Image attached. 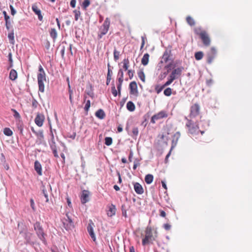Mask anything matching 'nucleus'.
Segmentation results:
<instances>
[{"mask_svg": "<svg viewBox=\"0 0 252 252\" xmlns=\"http://www.w3.org/2000/svg\"><path fill=\"white\" fill-rule=\"evenodd\" d=\"M38 84L39 91L42 93L44 91V81H46L45 73L42 67L40 65L39 67V73L37 75Z\"/></svg>", "mask_w": 252, "mask_h": 252, "instance_id": "obj_1", "label": "nucleus"}, {"mask_svg": "<svg viewBox=\"0 0 252 252\" xmlns=\"http://www.w3.org/2000/svg\"><path fill=\"white\" fill-rule=\"evenodd\" d=\"M145 237L142 240V245H146L155 240L151 227H147L145 231Z\"/></svg>", "mask_w": 252, "mask_h": 252, "instance_id": "obj_2", "label": "nucleus"}, {"mask_svg": "<svg viewBox=\"0 0 252 252\" xmlns=\"http://www.w3.org/2000/svg\"><path fill=\"white\" fill-rule=\"evenodd\" d=\"M34 228L39 238L44 243L45 242V238L44 237L45 234L42 227L38 222H36L34 224Z\"/></svg>", "mask_w": 252, "mask_h": 252, "instance_id": "obj_3", "label": "nucleus"}, {"mask_svg": "<svg viewBox=\"0 0 252 252\" xmlns=\"http://www.w3.org/2000/svg\"><path fill=\"white\" fill-rule=\"evenodd\" d=\"M110 22L109 19L108 18H107L105 19V21L103 23V25L102 26L100 29V32L98 34V37L99 38H101L103 35L106 34V33L108 32L110 26Z\"/></svg>", "mask_w": 252, "mask_h": 252, "instance_id": "obj_4", "label": "nucleus"}, {"mask_svg": "<svg viewBox=\"0 0 252 252\" xmlns=\"http://www.w3.org/2000/svg\"><path fill=\"white\" fill-rule=\"evenodd\" d=\"M186 126L189 128V131L191 134H197L199 132V127L197 125H194L191 121L188 120Z\"/></svg>", "mask_w": 252, "mask_h": 252, "instance_id": "obj_5", "label": "nucleus"}, {"mask_svg": "<svg viewBox=\"0 0 252 252\" xmlns=\"http://www.w3.org/2000/svg\"><path fill=\"white\" fill-rule=\"evenodd\" d=\"M167 117V113L164 111H161L158 112V114L154 115L151 118V122L153 124H155L156 121L158 120L165 118Z\"/></svg>", "mask_w": 252, "mask_h": 252, "instance_id": "obj_6", "label": "nucleus"}, {"mask_svg": "<svg viewBox=\"0 0 252 252\" xmlns=\"http://www.w3.org/2000/svg\"><path fill=\"white\" fill-rule=\"evenodd\" d=\"M94 224L92 221V220H90L88 225L87 226V230L88 232L93 240L94 241H95L96 240L95 235L94 231Z\"/></svg>", "mask_w": 252, "mask_h": 252, "instance_id": "obj_7", "label": "nucleus"}, {"mask_svg": "<svg viewBox=\"0 0 252 252\" xmlns=\"http://www.w3.org/2000/svg\"><path fill=\"white\" fill-rule=\"evenodd\" d=\"M91 193L88 190H83L82 192L81 201L82 204H85L90 200Z\"/></svg>", "mask_w": 252, "mask_h": 252, "instance_id": "obj_8", "label": "nucleus"}, {"mask_svg": "<svg viewBox=\"0 0 252 252\" xmlns=\"http://www.w3.org/2000/svg\"><path fill=\"white\" fill-rule=\"evenodd\" d=\"M183 69V67H178L174 69L170 75L169 78H171L173 80L178 78L181 75Z\"/></svg>", "mask_w": 252, "mask_h": 252, "instance_id": "obj_9", "label": "nucleus"}, {"mask_svg": "<svg viewBox=\"0 0 252 252\" xmlns=\"http://www.w3.org/2000/svg\"><path fill=\"white\" fill-rule=\"evenodd\" d=\"M130 94L137 96L138 94L137 85L135 81L131 82L129 84Z\"/></svg>", "mask_w": 252, "mask_h": 252, "instance_id": "obj_10", "label": "nucleus"}, {"mask_svg": "<svg viewBox=\"0 0 252 252\" xmlns=\"http://www.w3.org/2000/svg\"><path fill=\"white\" fill-rule=\"evenodd\" d=\"M200 35L204 44L209 46L210 44V39L207 33L205 32H202L200 33Z\"/></svg>", "mask_w": 252, "mask_h": 252, "instance_id": "obj_11", "label": "nucleus"}, {"mask_svg": "<svg viewBox=\"0 0 252 252\" xmlns=\"http://www.w3.org/2000/svg\"><path fill=\"white\" fill-rule=\"evenodd\" d=\"M199 106L197 104H195L192 106L190 109V116L191 117H195L198 115L199 112Z\"/></svg>", "mask_w": 252, "mask_h": 252, "instance_id": "obj_12", "label": "nucleus"}, {"mask_svg": "<svg viewBox=\"0 0 252 252\" xmlns=\"http://www.w3.org/2000/svg\"><path fill=\"white\" fill-rule=\"evenodd\" d=\"M44 119L45 117L44 115L42 114H37L34 120L35 123L38 126H41L43 125Z\"/></svg>", "mask_w": 252, "mask_h": 252, "instance_id": "obj_13", "label": "nucleus"}, {"mask_svg": "<svg viewBox=\"0 0 252 252\" xmlns=\"http://www.w3.org/2000/svg\"><path fill=\"white\" fill-rule=\"evenodd\" d=\"M134 189L136 193L142 194L144 192V189L142 186L138 183H134Z\"/></svg>", "mask_w": 252, "mask_h": 252, "instance_id": "obj_14", "label": "nucleus"}, {"mask_svg": "<svg viewBox=\"0 0 252 252\" xmlns=\"http://www.w3.org/2000/svg\"><path fill=\"white\" fill-rule=\"evenodd\" d=\"M32 9L33 11L38 16V18L40 21L43 19V16L41 14V10L37 7L36 4H33L32 6Z\"/></svg>", "mask_w": 252, "mask_h": 252, "instance_id": "obj_15", "label": "nucleus"}, {"mask_svg": "<svg viewBox=\"0 0 252 252\" xmlns=\"http://www.w3.org/2000/svg\"><path fill=\"white\" fill-rule=\"evenodd\" d=\"M170 53L171 51L170 50H166L165 51L161 59V63L167 62V61L169 60Z\"/></svg>", "mask_w": 252, "mask_h": 252, "instance_id": "obj_16", "label": "nucleus"}, {"mask_svg": "<svg viewBox=\"0 0 252 252\" xmlns=\"http://www.w3.org/2000/svg\"><path fill=\"white\" fill-rule=\"evenodd\" d=\"M32 131L35 133L37 136L38 140L40 141V142L41 143L43 141L44 139V135L42 130H39L38 131H35L33 128H32Z\"/></svg>", "mask_w": 252, "mask_h": 252, "instance_id": "obj_17", "label": "nucleus"}, {"mask_svg": "<svg viewBox=\"0 0 252 252\" xmlns=\"http://www.w3.org/2000/svg\"><path fill=\"white\" fill-rule=\"evenodd\" d=\"M34 169L39 175H42V168L39 162L36 160L34 162Z\"/></svg>", "mask_w": 252, "mask_h": 252, "instance_id": "obj_18", "label": "nucleus"}, {"mask_svg": "<svg viewBox=\"0 0 252 252\" xmlns=\"http://www.w3.org/2000/svg\"><path fill=\"white\" fill-rule=\"evenodd\" d=\"M149 55L148 53H146L144 55L142 60L141 63L143 65H146L149 63Z\"/></svg>", "mask_w": 252, "mask_h": 252, "instance_id": "obj_19", "label": "nucleus"}, {"mask_svg": "<svg viewBox=\"0 0 252 252\" xmlns=\"http://www.w3.org/2000/svg\"><path fill=\"white\" fill-rule=\"evenodd\" d=\"M116 208L115 206L113 205H112L109 209V210L107 212V215L109 217H112L116 213Z\"/></svg>", "mask_w": 252, "mask_h": 252, "instance_id": "obj_20", "label": "nucleus"}, {"mask_svg": "<svg viewBox=\"0 0 252 252\" xmlns=\"http://www.w3.org/2000/svg\"><path fill=\"white\" fill-rule=\"evenodd\" d=\"M126 108L130 112L133 111L135 109L134 104L132 101H128L126 104Z\"/></svg>", "mask_w": 252, "mask_h": 252, "instance_id": "obj_21", "label": "nucleus"}, {"mask_svg": "<svg viewBox=\"0 0 252 252\" xmlns=\"http://www.w3.org/2000/svg\"><path fill=\"white\" fill-rule=\"evenodd\" d=\"M17 78V71L14 69H11L9 74V78L11 80H15Z\"/></svg>", "mask_w": 252, "mask_h": 252, "instance_id": "obj_22", "label": "nucleus"}, {"mask_svg": "<svg viewBox=\"0 0 252 252\" xmlns=\"http://www.w3.org/2000/svg\"><path fill=\"white\" fill-rule=\"evenodd\" d=\"M154 179V177L152 174H147L145 178V181L147 184H151Z\"/></svg>", "mask_w": 252, "mask_h": 252, "instance_id": "obj_23", "label": "nucleus"}, {"mask_svg": "<svg viewBox=\"0 0 252 252\" xmlns=\"http://www.w3.org/2000/svg\"><path fill=\"white\" fill-rule=\"evenodd\" d=\"M95 116L100 119H102L104 118L105 117V113H104V112L103 111V110H102V109H99L98 110H97L96 113H95Z\"/></svg>", "mask_w": 252, "mask_h": 252, "instance_id": "obj_24", "label": "nucleus"}, {"mask_svg": "<svg viewBox=\"0 0 252 252\" xmlns=\"http://www.w3.org/2000/svg\"><path fill=\"white\" fill-rule=\"evenodd\" d=\"M51 136H52L51 139L50 141H49V145H50V148H51L52 150L57 149L56 145V142L55 141L53 134H52Z\"/></svg>", "mask_w": 252, "mask_h": 252, "instance_id": "obj_25", "label": "nucleus"}, {"mask_svg": "<svg viewBox=\"0 0 252 252\" xmlns=\"http://www.w3.org/2000/svg\"><path fill=\"white\" fill-rule=\"evenodd\" d=\"M50 35L53 39L54 41L56 39L57 36V32L55 29H51L50 32Z\"/></svg>", "mask_w": 252, "mask_h": 252, "instance_id": "obj_26", "label": "nucleus"}, {"mask_svg": "<svg viewBox=\"0 0 252 252\" xmlns=\"http://www.w3.org/2000/svg\"><path fill=\"white\" fill-rule=\"evenodd\" d=\"M187 22L190 26H194L195 25V22L193 18L190 16H189L186 18Z\"/></svg>", "mask_w": 252, "mask_h": 252, "instance_id": "obj_27", "label": "nucleus"}, {"mask_svg": "<svg viewBox=\"0 0 252 252\" xmlns=\"http://www.w3.org/2000/svg\"><path fill=\"white\" fill-rule=\"evenodd\" d=\"M8 37L9 39L10 43L13 45L14 44V35L13 32L9 33L8 35Z\"/></svg>", "mask_w": 252, "mask_h": 252, "instance_id": "obj_28", "label": "nucleus"}, {"mask_svg": "<svg viewBox=\"0 0 252 252\" xmlns=\"http://www.w3.org/2000/svg\"><path fill=\"white\" fill-rule=\"evenodd\" d=\"M3 133L6 136H11L13 134L12 130L9 128L7 127L3 129Z\"/></svg>", "mask_w": 252, "mask_h": 252, "instance_id": "obj_29", "label": "nucleus"}, {"mask_svg": "<svg viewBox=\"0 0 252 252\" xmlns=\"http://www.w3.org/2000/svg\"><path fill=\"white\" fill-rule=\"evenodd\" d=\"M195 58L196 60H200L202 59L203 54L202 52H198L195 54Z\"/></svg>", "mask_w": 252, "mask_h": 252, "instance_id": "obj_30", "label": "nucleus"}, {"mask_svg": "<svg viewBox=\"0 0 252 252\" xmlns=\"http://www.w3.org/2000/svg\"><path fill=\"white\" fill-rule=\"evenodd\" d=\"M129 63V62L128 59H125L123 60V68L125 69V70H126L128 69Z\"/></svg>", "mask_w": 252, "mask_h": 252, "instance_id": "obj_31", "label": "nucleus"}, {"mask_svg": "<svg viewBox=\"0 0 252 252\" xmlns=\"http://www.w3.org/2000/svg\"><path fill=\"white\" fill-rule=\"evenodd\" d=\"M3 14L4 17V20H5V23H6V28H7V29L9 30V27L7 26V23H8V20L9 19V16L7 15L6 12L5 11H3Z\"/></svg>", "mask_w": 252, "mask_h": 252, "instance_id": "obj_32", "label": "nucleus"}, {"mask_svg": "<svg viewBox=\"0 0 252 252\" xmlns=\"http://www.w3.org/2000/svg\"><path fill=\"white\" fill-rule=\"evenodd\" d=\"M138 75L139 78L143 82L145 81V76L144 73L143 71H140L138 73Z\"/></svg>", "mask_w": 252, "mask_h": 252, "instance_id": "obj_33", "label": "nucleus"}, {"mask_svg": "<svg viewBox=\"0 0 252 252\" xmlns=\"http://www.w3.org/2000/svg\"><path fill=\"white\" fill-rule=\"evenodd\" d=\"M111 74H112V71L109 69L108 70V73L107 75V81H106V84L108 85L111 79Z\"/></svg>", "mask_w": 252, "mask_h": 252, "instance_id": "obj_34", "label": "nucleus"}, {"mask_svg": "<svg viewBox=\"0 0 252 252\" xmlns=\"http://www.w3.org/2000/svg\"><path fill=\"white\" fill-rule=\"evenodd\" d=\"M112 143V139L111 137H107L105 138V144L107 146H110Z\"/></svg>", "mask_w": 252, "mask_h": 252, "instance_id": "obj_35", "label": "nucleus"}, {"mask_svg": "<svg viewBox=\"0 0 252 252\" xmlns=\"http://www.w3.org/2000/svg\"><path fill=\"white\" fill-rule=\"evenodd\" d=\"M171 93L172 89L170 88H167L164 91V94L166 96H170L171 94Z\"/></svg>", "mask_w": 252, "mask_h": 252, "instance_id": "obj_36", "label": "nucleus"}, {"mask_svg": "<svg viewBox=\"0 0 252 252\" xmlns=\"http://www.w3.org/2000/svg\"><path fill=\"white\" fill-rule=\"evenodd\" d=\"M90 4V1L89 0H85L82 3V7L84 9H86Z\"/></svg>", "mask_w": 252, "mask_h": 252, "instance_id": "obj_37", "label": "nucleus"}, {"mask_svg": "<svg viewBox=\"0 0 252 252\" xmlns=\"http://www.w3.org/2000/svg\"><path fill=\"white\" fill-rule=\"evenodd\" d=\"M120 52L117 51L116 50L114 51V58L115 61H117L119 58Z\"/></svg>", "mask_w": 252, "mask_h": 252, "instance_id": "obj_38", "label": "nucleus"}, {"mask_svg": "<svg viewBox=\"0 0 252 252\" xmlns=\"http://www.w3.org/2000/svg\"><path fill=\"white\" fill-rule=\"evenodd\" d=\"M111 92L114 96H116L118 94L117 91L116 90L115 86H114V84L113 85V86L111 88Z\"/></svg>", "mask_w": 252, "mask_h": 252, "instance_id": "obj_39", "label": "nucleus"}, {"mask_svg": "<svg viewBox=\"0 0 252 252\" xmlns=\"http://www.w3.org/2000/svg\"><path fill=\"white\" fill-rule=\"evenodd\" d=\"M11 111L14 112L13 116L16 119H20V115L19 113L15 109H12Z\"/></svg>", "mask_w": 252, "mask_h": 252, "instance_id": "obj_40", "label": "nucleus"}, {"mask_svg": "<svg viewBox=\"0 0 252 252\" xmlns=\"http://www.w3.org/2000/svg\"><path fill=\"white\" fill-rule=\"evenodd\" d=\"M42 192H43V193L44 194V196L45 198H46V202H48L49 201L48 194H47V193L46 191L45 190V189H44V188L42 189Z\"/></svg>", "mask_w": 252, "mask_h": 252, "instance_id": "obj_41", "label": "nucleus"}, {"mask_svg": "<svg viewBox=\"0 0 252 252\" xmlns=\"http://www.w3.org/2000/svg\"><path fill=\"white\" fill-rule=\"evenodd\" d=\"M90 107V101L89 100H88L87 101L86 104H85L84 109L86 111H88Z\"/></svg>", "mask_w": 252, "mask_h": 252, "instance_id": "obj_42", "label": "nucleus"}, {"mask_svg": "<svg viewBox=\"0 0 252 252\" xmlns=\"http://www.w3.org/2000/svg\"><path fill=\"white\" fill-rule=\"evenodd\" d=\"M174 80H173L172 78H170L165 83L164 86H167L169 85L170 84H171L172 83V82Z\"/></svg>", "mask_w": 252, "mask_h": 252, "instance_id": "obj_43", "label": "nucleus"}, {"mask_svg": "<svg viewBox=\"0 0 252 252\" xmlns=\"http://www.w3.org/2000/svg\"><path fill=\"white\" fill-rule=\"evenodd\" d=\"M171 225L168 223H165L163 225L164 228L166 230H169L171 228Z\"/></svg>", "mask_w": 252, "mask_h": 252, "instance_id": "obj_44", "label": "nucleus"}, {"mask_svg": "<svg viewBox=\"0 0 252 252\" xmlns=\"http://www.w3.org/2000/svg\"><path fill=\"white\" fill-rule=\"evenodd\" d=\"M10 10H11V14L12 15H14L16 14V11L15 10L14 7L12 5H10Z\"/></svg>", "mask_w": 252, "mask_h": 252, "instance_id": "obj_45", "label": "nucleus"}, {"mask_svg": "<svg viewBox=\"0 0 252 252\" xmlns=\"http://www.w3.org/2000/svg\"><path fill=\"white\" fill-rule=\"evenodd\" d=\"M132 133L133 134L135 135V136H137L138 134V129L137 127H134L132 129Z\"/></svg>", "mask_w": 252, "mask_h": 252, "instance_id": "obj_46", "label": "nucleus"}, {"mask_svg": "<svg viewBox=\"0 0 252 252\" xmlns=\"http://www.w3.org/2000/svg\"><path fill=\"white\" fill-rule=\"evenodd\" d=\"M61 48V54L62 58L63 57L65 51V48L64 46H61L60 47Z\"/></svg>", "mask_w": 252, "mask_h": 252, "instance_id": "obj_47", "label": "nucleus"}, {"mask_svg": "<svg viewBox=\"0 0 252 252\" xmlns=\"http://www.w3.org/2000/svg\"><path fill=\"white\" fill-rule=\"evenodd\" d=\"M76 0H71L70 1V4L72 7L74 8L76 6Z\"/></svg>", "mask_w": 252, "mask_h": 252, "instance_id": "obj_48", "label": "nucleus"}, {"mask_svg": "<svg viewBox=\"0 0 252 252\" xmlns=\"http://www.w3.org/2000/svg\"><path fill=\"white\" fill-rule=\"evenodd\" d=\"M180 135H181V134H180V133L179 132H177L174 134V138H176V141H178V139L180 137Z\"/></svg>", "mask_w": 252, "mask_h": 252, "instance_id": "obj_49", "label": "nucleus"}, {"mask_svg": "<svg viewBox=\"0 0 252 252\" xmlns=\"http://www.w3.org/2000/svg\"><path fill=\"white\" fill-rule=\"evenodd\" d=\"M118 76L119 77H124V72L122 69H119L118 72Z\"/></svg>", "mask_w": 252, "mask_h": 252, "instance_id": "obj_50", "label": "nucleus"}, {"mask_svg": "<svg viewBox=\"0 0 252 252\" xmlns=\"http://www.w3.org/2000/svg\"><path fill=\"white\" fill-rule=\"evenodd\" d=\"M122 84H118L117 85V89H118V93H119V94L120 95L121 94V88H122Z\"/></svg>", "mask_w": 252, "mask_h": 252, "instance_id": "obj_51", "label": "nucleus"}, {"mask_svg": "<svg viewBox=\"0 0 252 252\" xmlns=\"http://www.w3.org/2000/svg\"><path fill=\"white\" fill-rule=\"evenodd\" d=\"M128 74L129 76V78L131 79L133 76V71L131 70H128Z\"/></svg>", "mask_w": 252, "mask_h": 252, "instance_id": "obj_52", "label": "nucleus"}, {"mask_svg": "<svg viewBox=\"0 0 252 252\" xmlns=\"http://www.w3.org/2000/svg\"><path fill=\"white\" fill-rule=\"evenodd\" d=\"M30 202H31V207L32 208V209L33 210H35V208H34V203L33 200L32 199H31V200H30Z\"/></svg>", "mask_w": 252, "mask_h": 252, "instance_id": "obj_53", "label": "nucleus"}, {"mask_svg": "<svg viewBox=\"0 0 252 252\" xmlns=\"http://www.w3.org/2000/svg\"><path fill=\"white\" fill-rule=\"evenodd\" d=\"M52 151H53V153L54 154V155L55 157H57V158H58L59 157V156L57 154V149H52Z\"/></svg>", "mask_w": 252, "mask_h": 252, "instance_id": "obj_54", "label": "nucleus"}, {"mask_svg": "<svg viewBox=\"0 0 252 252\" xmlns=\"http://www.w3.org/2000/svg\"><path fill=\"white\" fill-rule=\"evenodd\" d=\"M160 216L162 217H165L166 216L165 212L163 210L160 211Z\"/></svg>", "mask_w": 252, "mask_h": 252, "instance_id": "obj_55", "label": "nucleus"}, {"mask_svg": "<svg viewBox=\"0 0 252 252\" xmlns=\"http://www.w3.org/2000/svg\"><path fill=\"white\" fill-rule=\"evenodd\" d=\"M8 59L9 62H13L12 58V53L11 52L8 54Z\"/></svg>", "mask_w": 252, "mask_h": 252, "instance_id": "obj_56", "label": "nucleus"}, {"mask_svg": "<svg viewBox=\"0 0 252 252\" xmlns=\"http://www.w3.org/2000/svg\"><path fill=\"white\" fill-rule=\"evenodd\" d=\"M123 77H119V78H118V82H119V83L118 84H122L123 83Z\"/></svg>", "mask_w": 252, "mask_h": 252, "instance_id": "obj_57", "label": "nucleus"}, {"mask_svg": "<svg viewBox=\"0 0 252 252\" xmlns=\"http://www.w3.org/2000/svg\"><path fill=\"white\" fill-rule=\"evenodd\" d=\"M74 12L75 13V19L76 21H77V20L78 19V13H77L76 10H74Z\"/></svg>", "mask_w": 252, "mask_h": 252, "instance_id": "obj_58", "label": "nucleus"}, {"mask_svg": "<svg viewBox=\"0 0 252 252\" xmlns=\"http://www.w3.org/2000/svg\"><path fill=\"white\" fill-rule=\"evenodd\" d=\"M67 202L68 206L69 207H71V201L68 198H67Z\"/></svg>", "mask_w": 252, "mask_h": 252, "instance_id": "obj_59", "label": "nucleus"}, {"mask_svg": "<svg viewBox=\"0 0 252 252\" xmlns=\"http://www.w3.org/2000/svg\"><path fill=\"white\" fill-rule=\"evenodd\" d=\"M139 164L138 163H136V162H134V165H133V169L134 170H135L137 167V166L139 165Z\"/></svg>", "mask_w": 252, "mask_h": 252, "instance_id": "obj_60", "label": "nucleus"}, {"mask_svg": "<svg viewBox=\"0 0 252 252\" xmlns=\"http://www.w3.org/2000/svg\"><path fill=\"white\" fill-rule=\"evenodd\" d=\"M213 60V57H209L208 59V63H211Z\"/></svg>", "mask_w": 252, "mask_h": 252, "instance_id": "obj_61", "label": "nucleus"}, {"mask_svg": "<svg viewBox=\"0 0 252 252\" xmlns=\"http://www.w3.org/2000/svg\"><path fill=\"white\" fill-rule=\"evenodd\" d=\"M161 184H162V186L163 188H164L165 189H166L167 187H166L165 183L163 181H161Z\"/></svg>", "mask_w": 252, "mask_h": 252, "instance_id": "obj_62", "label": "nucleus"}, {"mask_svg": "<svg viewBox=\"0 0 252 252\" xmlns=\"http://www.w3.org/2000/svg\"><path fill=\"white\" fill-rule=\"evenodd\" d=\"M76 136V133H73L72 134H70L69 137L72 139H74Z\"/></svg>", "mask_w": 252, "mask_h": 252, "instance_id": "obj_63", "label": "nucleus"}, {"mask_svg": "<svg viewBox=\"0 0 252 252\" xmlns=\"http://www.w3.org/2000/svg\"><path fill=\"white\" fill-rule=\"evenodd\" d=\"M114 189L117 191L120 190V188L117 185L114 186Z\"/></svg>", "mask_w": 252, "mask_h": 252, "instance_id": "obj_64", "label": "nucleus"}]
</instances>
